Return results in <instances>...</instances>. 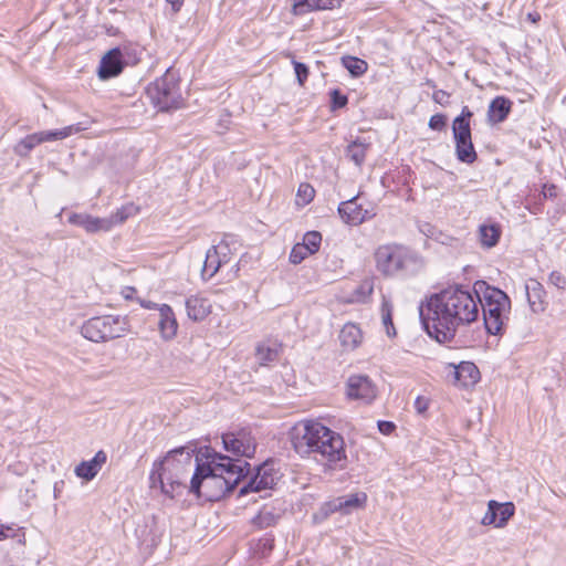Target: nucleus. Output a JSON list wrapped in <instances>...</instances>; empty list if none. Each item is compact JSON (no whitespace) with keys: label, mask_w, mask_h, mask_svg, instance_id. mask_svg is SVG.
<instances>
[{"label":"nucleus","mask_w":566,"mask_h":566,"mask_svg":"<svg viewBox=\"0 0 566 566\" xmlns=\"http://www.w3.org/2000/svg\"><path fill=\"white\" fill-rule=\"evenodd\" d=\"M527 19L535 24L541 20V14L537 11L530 12Z\"/></svg>","instance_id":"obj_53"},{"label":"nucleus","mask_w":566,"mask_h":566,"mask_svg":"<svg viewBox=\"0 0 566 566\" xmlns=\"http://www.w3.org/2000/svg\"><path fill=\"white\" fill-rule=\"evenodd\" d=\"M175 12H178L184 4V0H167Z\"/></svg>","instance_id":"obj_51"},{"label":"nucleus","mask_w":566,"mask_h":566,"mask_svg":"<svg viewBox=\"0 0 566 566\" xmlns=\"http://www.w3.org/2000/svg\"><path fill=\"white\" fill-rule=\"evenodd\" d=\"M476 294L461 285L443 289L431 295L426 304L423 323L428 334L439 343L450 340L460 325L479 317Z\"/></svg>","instance_id":"obj_1"},{"label":"nucleus","mask_w":566,"mask_h":566,"mask_svg":"<svg viewBox=\"0 0 566 566\" xmlns=\"http://www.w3.org/2000/svg\"><path fill=\"white\" fill-rule=\"evenodd\" d=\"M549 284L558 290L566 291V276L559 271H553L548 277Z\"/></svg>","instance_id":"obj_41"},{"label":"nucleus","mask_w":566,"mask_h":566,"mask_svg":"<svg viewBox=\"0 0 566 566\" xmlns=\"http://www.w3.org/2000/svg\"><path fill=\"white\" fill-rule=\"evenodd\" d=\"M337 211L340 219L345 223L352 226V221L354 220V198L348 199L346 201H342L338 205Z\"/></svg>","instance_id":"obj_34"},{"label":"nucleus","mask_w":566,"mask_h":566,"mask_svg":"<svg viewBox=\"0 0 566 566\" xmlns=\"http://www.w3.org/2000/svg\"><path fill=\"white\" fill-rule=\"evenodd\" d=\"M139 303L143 308L157 310V311H158V306L161 305V304H158V303H155L151 301H146V300H140Z\"/></svg>","instance_id":"obj_49"},{"label":"nucleus","mask_w":566,"mask_h":566,"mask_svg":"<svg viewBox=\"0 0 566 566\" xmlns=\"http://www.w3.org/2000/svg\"><path fill=\"white\" fill-rule=\"evenodd\" d=\"M374 292V280L367 277L359 284V289L356 291V301H365Z\"/></svg>","instance_id":"obj_37"},{"label":"nucleus","mask_w":566,"mask_h":566,"mask_svg":"<svg viewBox=\"0 0 566 566\" xmlns=\"http://www.w3.org/2000/svg\"><path fill=\"white\" fill-rule=\"evenodd\" d=\"M473 289L479 308H482L486 332L491 335L501 334L511 312L510 297L505 292L485 281H476Z\"/></svg>","instance_id":"obj_5"},{"label":"nucleus","mask_w":566,"mask_h":566,"mask_svg":"<svg viewBox=\"0 0 566 566\" xmlns=\"http://www.w3.org/2000/svg\"><path fill=\"white\" fill-rule=\"evenodd\" d=\"M231 261V252L228 242L221 241L210 248L206 253V260L202 268V279L210 280L217 274L221 266Z\"/></svg>","instance_id":"obj_11"},{"label":"nucleus","mask_w":566,"mask_h":566,"mask_svg":"<svg viewBox=\"0 0 566 566\" xmlns=\"http://www.w3.org/2000/svg\"><path fill=\"white\" fill-rule=\"evenodd\" d=\"M378 430L384 436H390L396 431L397 426L392 421L380 420L377 423Z\"/></svg>","instance_id":"obj_43"},{"label":"nucleus","mask_w":566,"mask_h":566,"mask_svg":"<svg viewBox=\"0 0 566 566\" xmlns=\"http://www.w3.org/2000/svg\"><path fill=\"white\" fill-rule=\"evenodd\" d=\"M377 396V388L368 377H358L356 380V399L365 402L373 401Z\"/></svg>","instance_id":"obj_24"},{"label":"nucleus","mask_w":566,"mask_h":566,"mask_svg":"<svg viewBox=\"0 0 566 566\" xmlns=\"http://www.w3.org/2000/svg\"><path fill=\"white\" fill-rule=\"evenodd\" d=\"M347 396L354 398V380L352 377L347 379Z\"/></svg>","instance_id":"obj_52"},{"label":"nucleus","mask_w":566,"mask_h":566,"mask_svg":"<svg viewBox=\"0 0 566 566\" xmlns=\"http://www.w3.org/2000/svg\"><path fill=\"white\" fill-rule=\"evenodd\" d=\"M451 94L444 90H436L432 93V101L439 105L446 106L450 103Z\"/></svg>","instance_id":"obj_42"},{"label":"nucleus","mask_w":566,"mask_h":566,"mask_svg":"<svg viewBox=\"0 0 566 566\" xmlns=\"http://www.w3.org/2000/svg\"><path fill=\"white\" fill-rule=\"evenodd\" d=\"M276 475L271 468L263 464L258 468L256 474L250 479V481L241 488L240 494H247L249 492H260L272 489L275 484Z\"/></svg>","instance_id":"obj_14"},{"label":"nucleus","mask_w":566,"mask_h":566,"mask_svg":"<svg viewBox=\"0 0 566 566\" xmlns=\"http://www.w3.org/2000/svg\"><path fill=\"white\" fill-rule=\"evenodd\" d=\"M557 192H558V189L553 184H549V185L546 184L543 187V196L545 198H555V197H557Z\"/></svg>","instance_id":"obj_45"},{"label":"nucleus","mask_w":566,"mask_h":566,"mask_svg":"<svg viewBox=\"0 0 566 566\" xmlns=\"http://www.w3.org/2000/svg\"><path fill=\"white\" fill-rule=\"evenodd\" d=\"M355 502H356V506H358L359 505V499L357 496L355 499Z\"/></svg>","instance_id":"obj_54"},{"label":"nucleus","mask_w":566,"mask_h":566,"mask_svg":"<svg viewBox=\"0 0 566 566\" xmlns=\"http://www.w3.org/2000/svg\"><path fill=\"white\" fill-rule=\"evenodd\" d=\"M13 532H14V530L12 527L1 526L0 527V541H2L6 537H9V536L13 535Z\"/></svg>","instance_id":"obj_50"},{"label":"nucleus","mask_w":566,"mask_h":566,"mask_svg":"<svg viewBox=\"0 0 566 566\" xmlns=\"http://www.w3.org/2000/svg\"><path fill=\"white\" fill-rule=\"evenodd\" d=\"M128 327L125 316L103 315L87 319L81 327V334L91 342L104 343L124 336Z\"/></svg>","instance_id":"obj_6"},{"label":"nucleus","mask_w":566,"mask_h":566,"mask_svg":"<svg viewBox=\"0 0 566 566\" xmlns=\"http://www.w3.org/2000/svg\"><path fill=\"white\" fill-rule=\"evenodd\" d=\"M158 329L164 340H171L177 336L178 322L172 307L168 304L158 306Z\"/></svg>","instance_id":"obj_15"},{"label":"nucleus","mask_w":566,"mask_h":566,"mask_svg":"<svg viewBox=\"0 0 566 566\" xmlns=\"http://www.w3.org/2000/svg\"><path fill=\"white\" fill-rule=\"evenodd\" d=\"M253 523L259 528H266L275 523V516L272 512L263 510L253 518Z\"/></svg>","instance_id":"obj_36"},{"label":"nucleus","mask_w":566,"mask_h":566,"mask_svg":"<svg viewBox=\"0 0 566 566\" xmlns=\"http://www.w3.org/2000/svg\"><path fill=\"white\" fill-rule=\"evenodd\" d=\"M415 407L418 412H424L428 409V401L422 397H418L415 401Z\"/></svg>","instance_id":"obj_48"},{"label":"nucleus","mask_w":566,"mask_h":566,"mask_svg":"<svg viewBox=\"0 0 566 566\" xmlns=\"http://www.w3.org/2000/svg\"><path fill=\"white\" fill-rule=\"evenodd\" d=\"M193 468L192 450H171L160 461H155L149 474L150 489H159L169 499L180 496L186 488L185 480Z\"/></svg>","instance_id":"obj_4"},{"label":"nucleus","mask_w":566,"mask_h":566,"mask_svg":"<svg viewBox=\"0 0 566 566\" xmlns=\"http://www.w3.org/2000/svg\"><path fill=\"white\" fill-rule=\"evenodd\" d=\"M472 117L473 112L468 106H463L461 113L452 122L455 155L460 161L465 164H473L478 159V154L472 142Z\"/></svg>","instance_id":"obj_9"},{"label":"nucleus","mask_w":566,"mask_h":566,"mask_svg":"<svg viewBox=\"0 0 566 566\" xmlns=\"http://www.w3.org/2000/svg\"><path fill=\"white\" fill-rule=\"evenodd\" d=\"M343 65L347 69L349 74L354 76V56L346 55L342 59Z\"/></svg>","instance_id":"obj_46"},{"label":"nucleus","mask_w":566,"mask_h":566,"mask_svg":"<svg viewBox=\"0 0 566 566\" xmlns=\"http://www.w3.org/2000/svg\"><path fill=\"white\" fill-rule=\"evenodd\" d=\"M86 216L87 213H72L69 216V222L84 229Z\"/></svg>","instance_id":"obj_44"},{"label":"nucleus","mask_w":566,"mask_h":566,"mask_svg":"<svg viewBox=\"0 0 566 566\" xmlns=\"http://www.w3.org/2000/svg\"><path fill=\"white\" fill-rule=\"evenodd\" d=\"M513 103L505 96H496L489 105L488 120L491 124L504 122L512 111Z\"/></svg>","instance_id":"obj_19"},{"label":"nucleus","mask_w":566,"mask_h":566,"mask_svg":"<svg viewBox=\"0 0 566 566\" xmlns=\"http://www.w3.org/2000/svg\"><path fill=\"white\" fill-rule=\"evenodd\" d=\"M137 212V208L134 205H126L117 209L114 213L107 217V221H111V230L123 222H125L130 216Z\"/></svg>","instance_id":"obj_29"},{"label":"nucleus","mask_w":566,"mask_h":566,"mask_svg":"<svg viewBox=\"0 0 566 566\" xmlns=\"http://www.w3.org/2000/svg\"><path fill=\"white\" fill-rule=\"evenodd\" d=\"M501 227L496 223L480 226L479 237L481 245L488 249L495 247L501 238Z\"/></svg>","instance_id":"obj_22"},{"label":"nucleus","mask_w":566,"mask_h":566,"mask_svg":"<svg viewBox=\"0 0 566 566\" xmlns=\"http://www.w3.org/2000/svg\"><path fill=\"white\" fill-rule=\"evenodd\" d=\"M293 449L301 457L313 455L317 462L332 467L345 458L343 438L316 420H302L290 432Z\"/></svg>","instance_id":"obj_3"},{"label":"nucleus","mask_w":566,"mask_h":566,"mask_svg":"<svg viewBox=\"0 0 566 566\" xmlns=\"http://www.w3.org/2000/svg\"><path fill=\"white\" fill-rule=\"evenodd\" d=\"M187 316L193 322L203 321L211 313V302L203 294L190 295L185 301Z\"/></svg>","instance_id":"obj_16"},{"label":"nucleus","mask_w":566,"mask_h":566,"mask_svg":"<svg viewBox=\"0 0 566 566\" xmlns=\"http://www.w3.org/2000/svg\"><path fill=\"white\" fill-rule=\"evenodd\" d=\"M315 197V189L310 184H301L296 193V203L298 206L308 205Z\"/></svg>","instance_id":"obj_32"},{"label":"nucleus","mask_w":566,"mask_h":566,"mask_svg":"<svg viewBox=\"0 0 566 566\" xmlns=\"http://www.w3.org/2000/svg\"><path fill=\"white\" fill-rule=\"evenodd\" d=\"M297 83L303 86L308 77V67L296 60H292Z\"/></svg>","instance_id":"obj_40"},{"label":"nucleus","mask_w":566,"mask_h":566,"mask_svg":"<svg viewBox=\"0 0 566 566\" xmlns=\"http://www.w3.org/2000/svg\"><path fill=\"white\" fill-rule=\"evenodd\" d=\"M84 230L88 233L107 232L111 230V221L106 218L86 216Z\"/></svg>","instance_id":"obj_27"},{"label":"nucleus","mask_w":566,"mask_h":566,"mask_svg":"<svg viewBox=\"0 0 566 566\" xmlns=\"http://www.w3.org/2000/svg\"><path fill=\"white\" fill-rule=\"evenodd\" d=\"M293 13L296 15L305 14L313 10L331 9L334 0H291Z\"/></svg>","instance_id":"obj_21"},{"label":"nucleus","mask_w":566,"mask_h":566,"mask_svg":"<svg viewBox=\"0 0 566 566\" xmlns=\"http://www.w3.org/2000/svg\"><path fill=\"white\" fill-rule=\"evenodd\" d=\"M42 144L41 135L39 133L30 134L21 139L14 147V151L19 156H28L29 153L38 145Z\"/></svg>","instance_id":"obj_26"},{"label":"nucleus","mask_w":566,"mask_h":566,"mask_svg":"<svg viewBox=\"0 0 566 566\" xmlns=\"http://www.w3.org/2000/svg\"><path fill=\"white\" fill-rule=\"evenodd\" d=\"M85 128L78 123L69 125L66 127H63L61 129H54V130H46V132H40L42 143L45 142H54V140H61L65 139L74 134H77Z\"/></svg>","instance_id":"obj_23"},{"label":"nucleus","mask_w":566,"mask_h":566,"mask_svg":"<svg viewBox=\"0 0 566 566\" xmlns=\"http://www.w3.org/2000/svg\"><path fill=\"white\" fill-rule=\"evenodd\" d=\"M122 53L119 49H113L101 60L98 76L102 80H108L117 76L123 70Z\"/></svg>","instance_id":"obj_17"},{"label":"nucleus","mask_w":566,"mask_h":566,"mask_svg":"<svg viewBox=\"0 0 566 566\" xmlns=\"http://www.w3.org/2000/svg\"><path fill=\"white\" fill-rule=\"evenodd\" d=\"M544 295L545 292L543 286L538 282H535L531 289L527 287L528 303L534 312H541L544 310Z\"/></svg>","instance_id":"obj_25"},{"label":"nucleus","mask_w":566,"mask_h":566,"mask_svg":"<svg viewBox=\"0 0 566 566\" xmlns=\"http://www.w3.org/2000/svg\"><path fill=\"white\" fill-rule=\"evenodd\" d=\"M222 444L224 450L240 458H252L255 453L256 442L251 431L241 429L233 432L222 434Z\"/></svg>","instance_id":"obj_10"},{"label":"nucleus","mask_w":566,"mask_h":566,"mask_svg":"<svg viewBox=\"0 0 566 566\" xmlns=\"http://www.w3.org/2000/svg\"><path fill=\"white\" fill-rule=\"evenodd\" d=\"M147 94L155 107L161 112L179 108L182 103L178 80L170 69L148 85Z\"/></svg>","instance_id":"obj_7"},{"label":"nucleus","mask_w":566,"mask_h":566,"mask_svg":"<svg viewBox=\"0 0 566 566\" xmlns=\"http://www.w3.org/2000/svg\"><path fill=\"white\" fill-rule=\"evenodd\" d=\"M329 512H342L349 514L354 507V495H347L346 497H337L327 503Z\"/></svg>","instance_id":"obj_30"},{"label":"nucleus","mask_w":566,"mask_h":566,"mask_svg":"<svg viewBox=\"0 0 566 566\" xmlns=\"http://www.w3.org/2000/svg\"><path fill=\"white\" fill-rule=\"evenodd\" d=\"M206 462L196 458L189 491L206 500H219L231 492L245 476L249 463L217 452H208Z\"/></svg>","instance_id":"obj_2"},{"label":"nucleus","mask_w":566,"mask_h":566,"mask_svg":"<svg viewBox=\"0 0 566 566\" xmlns=\"http://www.w3.org/2000/svg\"><path fill=\"white\" fill-rule=\"evenodd\" d=\"M368 69L366 61L356 57V76L364 74Z\"/></svg>","instance_id":"obj_47"},{"label":"nucleus","mask_w":566,"mask_h":566,"mask_svg":"<svg viewBox=\"0 0 566 566\" xmlns=\"http://www.w3.org/2000/svg\"><path fill=\"white\" fill-rule=\"evenodd\" d=\"M381 321L385 327V331L389 337H395L397 335L394 322H392V305L389 301L384 300L381 303Z\"/></svg>","instance_id":"obj_28"},{"label":"nucleus","mask_w":566,"mask_h":566,"mask_svg":"<svg viewBox=\"0 0 566 566\" xmlns=\"http://www.w3.org/2000/svg\"><path fill=\"white\" fill-rule=\"evenodd\" d=\"M353 146H354V143H350V144L348 145V150H350V148H352Z\"/></svg>","instance_id":"obj_55"},{"label":"nucleus","mask_w":566,"mask_h":566,"mask_svg":"<svg viewBox=\"0 0 566 566\" xmlns=\"http://www.w3.org/2000/svg\"><path fill=\"white\" fill-rule=\"evenodd\" d=\"M452 368L453 385L461 388H470L479 382L481 374L475 364L471 361H461L460 364H448Z\"/></svg>","instance_id":"obj_13"},{"label":"nucleus","mask_w":566,"mask_h":566,"mask_svg":"<svg viewBox=\"0 0 566 566\" xmlns=\"http://www.w3.org/2000/svg\"><path fill=\"white\" fill-rule=\"evenodd\" d=\"M281 344L276 340L268 339L260 343L255 349V356L261 365H266L279 358Z\"/></svg>","instance_id":"obj_20"},{"label":"nucleus","mask_w":566,"mask_h":566,"mask_svg":"<svg viewBox=\"0 0 566 566\" xmlns=\"http://www.w3.org/2000/svg\"><path fill=\"white\" fill-rule=\"evenodd\" d=\"M377 269L385 275H394L411 264H421L420 258L403 245L384 244L375 252Z\"/></svg>","instance_id":"obj_8"},{"label":"nucleus","mask_w":566,"mask_h":566,"mask_svg":"<svg viewBox=\"0 0 566 566\" xmlns=\"http://www.w3.org/2000/svg\"><path fill=\"white\" fill-rule=\"evenodd\" d=\"M321 242L322 234L319 232L308 231L304 234L303 242L300 244L314 254L319 250Z\"/></svg>","instance_id":"obj_31"},{"label":"nucleus","mask_w":566,"mask_h":566,"mask_svg":"<svg viewBox=\"0 0 566 566\" xmlns=\"http://www.w3.org/2000/svg\"><path fill=\"white\" fill-rule=\"evenodd\" d=\"M311 254L312 253L308 250H306V248L297 243L293 247L290 253V262L293 264H298Z\"/></svg>","instance_id":"obj_39"},{"label":"nucleus","mask_w":566,"mask_h":566,"mask_svg":"<svg viewBox=\"0 0 566 566\" xmlns=\"http://www.w3.org/2000/svg\"><path fill=\"white\" fill-rule=\"evenodd\" d=\"M515 513V506L512 502L499 503L491 500L488 503V511L482 517L483 525H494L504 527Z\"/></svg>","instance_id":"obj_12"},{"label":"nucleus","mask_w":566,"mask_h":566,"mask_svg":"<svg viewBox=\"0 0 566 566\" xmlns=\"http://www.w3.org/2000/svg\"><path fill=\"white\" fill-rule=\"evenodd\" d=\"M329 96L332 111L343 108L348 102L347 96L344 93H342V91L338 88L332 90L329 92Z\"/></svg>","instance_id":"obj_38"},{"label":"nucleus","mask_w":566,"mask_h":566,"mask_svg":"<svg viewBox=\"0 0 566 566\" xmlns=\"http://www.w3.org/2000/svg\"><path fill=\"white\" fill-rule=\"evenodd\" d=\"M107 455L103 450H99L95 453V455L88 460L83 461L75 467L76 476L91 481L93 480L97 473L101 471L102 467L106 463Z\"/></svg>","instance_id":"obj_18"},{"label":"nucleus","mask_w":566,"mask_h":566,"mask_svg":"<svg viewBox=\"0 0 566 566\" xmlns=\"http://www.w3.org/2000/svg\"><path fill=\"white\" fill-rule=\"evenodd\" d=\"M340 344L346 352L354 349V324L347 323L339 333Z\"/></svg>","instance_id":"obj_33"},{"label":"nucleus","mask_w":566,"mask_h":566,"mask_svg":"<svg viewBox=\"0 0 566 566\" xmlns=\"http://www.w3.org/2000/svg\"><path fill=\"white\" fill-rule=\"evenodd\" d=\"M428 127L431 130L442 133L447 130L448 127V116L443 113L433 114L428 122Z\"/></svg>","instance_id":"obj_35"}]
</instances>
